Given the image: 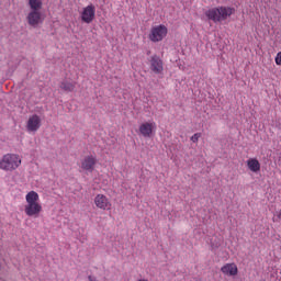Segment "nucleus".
<instances>
[{
    "mask_svg": "<svg viewBox=\"0 0 281 281\" xmlns=\"http://www.w3.org/2000/svg\"><path fill=\"white\" fill-rule=\"evenodd\" d=\"M156 130H157V123L155 122L142 123V125L138 126V133H140V135L145 138L153 137Z\"/></svg>",
    "mask_w": 281,
    "mask_h": 281,
    "instance_id": "6e6552de",
    "label": "nucleus"
},
{
    "mask_svg": "<svg viewBox=\"0 0 281 281\" xmlns=\"http://www.w3.org/2000/svg\"><path fill=\"white\" fill-rule=\"evenodd\" d=\"M26 22L32 29H37L38 25L43 24L44 15L40 11L31 10L26 15Z\"/></svg>",
    "mask_w": 281,
    "mask_h": 281,
    "instance_id": "39448f33",
    "label": "nucleus"
},
{
    "mask_svg": "<svg viewBox=\"0 0 281 281\" xmlns=\"http://www.w3.org/2000/svg\"><path fill=\"white\" fill-rule=\"evenodd\" d=\"M216 9L221 22H225L227 19L231 18V15H234L235 13V9L231 7L220 5L216 7Z\"/></svg>",
    "mask_w": 281,
    "mask_h": 281,
    "instance_id": "9d476101",
    "label": "nucleus"
},
{
    "mask_svg": "<svg viewBox=\"0 0 281 281\" xmlns=\"http://www.w3.org/2000/svg\"><path fill=\"white\" fill-rule=\"evenodd\" d=\"M97 164L98 159L95 155L83 156V158L80 159V169L83 172H93Z\"/></svg>",
    "mask_w": 281,
    "mask_h": 281,
    "instance_id": "20e7f679",
    "label": "nucleus"
},
{
    "mask_svg": "<svg viewBox=\"0 0 281 281\" xmlns=\"http://www.w3.org/2000/svg\"><path fill=\"white\" fill-rule=\"evenodd\" d=\"M40 127H42V119L36 114L30 116L26 123L27 132L36 133L40 130Z\"/></svg>",
    "mask_w": 281,
    "mask_h": 281,
    "instance_id": "1a4fd4ad",
    "label": "nucleus"
},
{
    "mask_svg": "<svg viewBox=\"0 0 281 281\" xmlns=\"http://www.w3.org/2000/svg\"><path fill=\"white\" fill-rule=\"evenodd\" d=\"M220 271L226 277H236L238 274V267L236 263H225Z\"/></svg>",
    "mask_w": 281,
    "mask_h": 281,
    "instance_id": "f8f14e48",
    "label": "nucleus"
},
{
    "mask_svg": "<svg viewBox=\"0 0 281 281\" xmlns=\"http://www.w3.org/2000/svg\"><path fill=\"white\" fill-rule=\"evenodd\" d=\"M277 218L281 220V211L276 213Z\"/></svg>",
    "mask_w": 281,
    "mask_h": 281,
    "instance_id": "aec40b11",
    "label": "nucleus"
},
{
    "mask_svg": "<svg viewBox=\"0 0 281 281\" xmlns=\"http://www.w3.org/2000/svg\"><path fill=\"white\" fill-rule=\"evenodd\" d=\"M137 281H149V280H148V279L143 278V279H139V280H137Z\"/></svg>",
    "mask_w": 281,
    "mask_h": 281,
    "instance_id": "412c9836",
    "label": "nucleus"
},
{
    "mask_svg": "<svg viewBox=\"0 0 281 281\" xmlns=\"http://www.w3.org/2000/svg\"><path fill=\"white\" fill-rule=\"evenodd\" d=\"M88 280H89V281H98V280L95 279V277H92V276H89V277H88Z\"/></svg>",
    "mask_w": 281,
    "mask_h": 281,
    "instance_id": "6ab92c4d",
    "label": "nucleus"
},
{
    "mask_svg": "<svg viewBox=\"0 0 281 281\" xmlns=\"http://www.w3.org/2000/svg\"><path fill=\"white\" fill-rule=\"evenodd\" d=\"M93 203L98 210L102 211H110L112 206L111 200L103 193H98L93 199Z\"/></svg>",
    "mask_w": 281,
    "mask_h": 281,
    "instance_id": "0eeeda50",
    "label": "nucleus"
},
{
    "mask_svg": "<svg viewBox=\"0 0 281 281\" xmlns=\"http://www.w3.org/2000/svg\"><path fill=\"white\" fill-rule=\"evenodd\" d=\"M59 89H61L64 92H74L76 89V83L69 80H63L61 83H59Z\"/></svg>",
    "mask_w": 281,
    "mask_h": 281,
    "instance_id": "2eb2a0df",
    "label": "nucleus"
},
{
    "mask_svg": "<svg viewBox=\"0 0 281 281\" xmlns=\"http://www.w3.org/2000/svg\"><path fill=\"white\" fill-rule=\"evenodd\" d=\"M31 11L40 12L43 8V0H27Z\"/></svg>",
    "mask_w": 281,
    "mask_h": 281,
    "instance_id": "dca6fc26",
    "label": "nucleus"
},
{
    "mask_svg": "<svg viewBox=\"0 0 281 281\" xmlns=\"http://www.w3.org/2000/svg\"><path fill=\"white\" fill-rule=\"evenodd\" d=\"M81 22L86 24H91L95 20V5L90 3L86 5L80 13Z\"/></svg>",
    "mask_w": 281,
    "mask_h": 281,
    "instance_id": "423d86ee",
    "label": "nucleus"
},
{
    "mask_svg": "<svg viewBox=\"0 0 281 281\" xmlns=\"http://www.w3.org/2000/svg\"><path fill=\"white\" fill-rule=\"evenodd\" d=\"M202 137V133H195L194 135L191 136V142L192 143H199V139Z\"/></svg>",
    "mask_w": 281,
    "mask_h": 281,
    "instance_id": "f3484780",
    "label": "nucleus"
},
{
    "mask_svg": "<svg viewBox=\"0 0 281 281\" xmlns=\"http://www.w3.org/2000/svg\"><path fill=\"white\" fill-rule=\"evenodd\" d=\"M26 204L24 206V212L27 217L38 218L40 214L43 212L42 203H40V195L34 190L30 191L25 195Z\"/></svg>",
    "mask_w": 281,
    "mask_h": 281,
    "instance_id": "f257e3e1",
    "label": "nucleus"
},
{
    "mask_svg": "<svg viewBox=\"0 0 281 281\" xmlns=\"http://www.w3.org/2000/svg\"><path fill=\"white\" fill-rule=\"evenodd\" d=\"M168 35V29L164 24L150 29L149 41L154 43L162 42Z\"/></svg>",
    "mask_w": 281,
    "mask_h": 281,
    "instance_id": "7ed1b4c3",
    "label": "nucleus"
},
{
    "mask_svg": "<svg viewBox=\"0 0 281 281\" xmlns=\"http://www.w3.org/2000/svg\"><path fill=\"white\" fill-rule=\"evenodd\" d=\"M205 16H207L209 21H212L214 23L221 22V15L218 14V10L216 7L209 9L204 12Z\"/></svg>",
    "mask_w": 281,
    "mask_h": 281,
    "instance_id": "ddd939ff",
    "label": "nucleus"
},
{
    "mask_svg": "<svg viewBox=\"0 0 281 281\" xmlns=\"http://www.w3.org/2000/svg\"><path fill=\"white\" fill-rule=\"evenodd\" d=\"M22 158L18 154H5L0 159V170L13 172L21 167Z\"/></svg>",
    "mask_w": 281,
    "mask_h": 281,
    "instance_id": "f03ea898",
    "label": "nucleus"
},
{
    "mask_svg": "<svg viewBox=\"0 0 281 281\" xmlns=\"http://www.w3.org/2000/svg\"><path fill=\"white\" fill-rule=\"evenodd\" d=\"M274 61H276V65L281 66V52L277 53Z\"/></svg>",
    "mask_w": 281,
    "mask_h": 281,
    "instance_id": "a211bd4d",
    "label": "nucleus"
},
{
    "mask_svg": "<svg viewBox=\"0 0 281 281\" xmlns=\"http://www.w3.org/2000/svg\"><path fill=\"white\" fill-rule=\"evenodd\" d=\"M150 69L156 75H160L164 71V63L162 59H160L158 56H151L150 59Z\"/></svg>",
    "mask_w": 281,
    "mask_h": 281,
    "instance_id": "9b49d317",
    "label": "nucleus"
},
{
    "mask_svg": "<svg viewBox=\"0 0 281 281\" xmlns=\"http://www.w3.org/2000/svg\"><path fill=\"white\" fill-rule=\"evenodd\" d=\"M246 166L248 167L250 172H260L261 165L260 161L257 160V158H250L246 160Z\"/></svg>",
    "mask_w": 281,
    "mask_h": 281,
    "instance_id": "4468645a",
    "label": "nucleus"
}]
</instances>
